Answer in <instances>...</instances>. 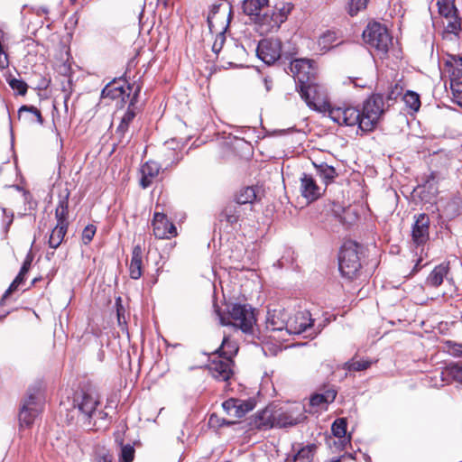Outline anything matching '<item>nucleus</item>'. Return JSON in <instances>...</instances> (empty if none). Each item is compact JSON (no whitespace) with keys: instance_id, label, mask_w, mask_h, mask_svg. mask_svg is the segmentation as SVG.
Returning a JSON list of instances; mask_svg holds the SVG:
<instances>
[{"instance_id":"7ed1b4c3","label":"nucleus","mask_w":462,"mask_h":462,"mask_svg":"<svg viewBox=\"0 0 462 462\" xmlns=\"http://www.w3.org/2000/svg\"><path fill=\"white\" fill-rule=\"evenodd\" d=\"M363 38L366 44L374 49L377 55L383 57L387 54L393 43V38L387 28L377 22L369 23L363 32Z\"/></svg>"},{"instance_id":"a18cd8bd","label":"nucleus","mask_w":462,"mask_h":462,"mask_svg":"<svg viewBox=\"0 0 462 462\" xmlns=\"http://www.w3.org/2000/svg\"><path fill=\"white\" fill-rule=\"evenodd\" d=\"M454 101L462 106V80H454L449 82Z\"/></svg>"},{"instance_id":"e2e57ef3","label":"nucleus","mask_w":462,"mask_h":462,"mask_svg":"<svg viewBox=\"0 0 462 462\" xmlns=\"http://www.w3.org/2000/svg\"><path fill=\"white\" fill-rule=\"evenodd\" d=\"M219 319H220V324H221L222 326H226V325H227V324H228L227 322H226L225 318H223V317H221V316H220V317H219Z\"/></svg>"},{"instance_id":"49530a36","label":"nucleus","mask_w":462,"mask_h":462,"mask_svg":"<svg viewBox=\"0 0 462 462\" xmlns=\"http://www.w3.org/2000/svg\"><path fill=\"white\" fill-rule=\"evenodd\" d=\"M369 0H349V14L356 15L359 11L366 8Z\"/></svg>"},{"instance_id":"5fc2aeb1","label":"nucleus","mask_w":462,"mask_h":462,"mask_svg":"<svg viewBox=\"0 0 462 462\" xmlns=\"http://www.w3.org/2000/svg\"><path fill=\"white\" fill-rule=\"evenodd\" d=\"M120 301V298L117 299V301H116V314H117V321H118V324L121 326V325H124L126 323V320H125V310H124V307L119 303Z\"/></svg>"},{"instance_id":"603ef678","label":"nucleus","mask_w":462,"mask_h":462,"mask_svg":"<svg viewBox=\"0 0 462 462\" xmlns=\"http://www.w3.org/2000/svg\"><path fill=\"white\" fill-rule=\"evenodd\" d=\"M125 425H121V426H118L117 430L114 432V439H115V443L118 446V447H122L123 445H125Z\"/></svg>"},{"instance_id":"a878e982","label":"nucleus","mask_w":462,"mask_h":462,"mask_svg":"<svg viewBox=\"0 0 462 462\" xmlns=\"http://www.w3.org/2000/svg\"><path fill=\"white\" fill-rule=\"evenodd\" d=\"M448 270L449 268L447 263H440L436 266L429 274L426 280V284L432 287H439L443 282L444 278L448 275Z\"/></svg>"},{"instance_id":"cd10ccee","label":"nucleus","mask_w":462,"mask_h":462,"mask_svg":"<svg viewBox=\"0 0 462 462\" xmlns=\"http://www.w3.org/2000/svg\"><path fill=\"white\" fill-rule=\"evenodd\" d=\"M442 380L449 383L456 381L462 383V366L457 364H451L441 372Z\"/></svg>"},{"instance_id":"c756f323","label":"nucleus","mask_w":462,"mask_h":462,"mask_svg":"<svg viewBox=\"0 0 462 462\" xmlns=\"http://www.w3.org/2000/svg\"><path fill=\"white\" fill-rule=\"evenodd\" d=\"M337 396V392L334 389H328L323 393H316L311 396L310 404L312 407H319L332 402Z\"/></svg>"},{"instance_id":"f8f14e48","label":"nucleus","mask_w":462,"mask_h":462,"mask_svg":"<svg viewBox=\"0 0 462 462\" xmlns=\"http://www.w3.org/2000/svg\"><path fill=\"white\" fill-rule=\"evenodd\" d=\"M290 71L292 74L298 85H302L314 80L316 69L313 61L308 59H297L291 62Z\"/></svg>"},{"instance_id":"3c124183","label":"nucleus","mask_w":462,"mask_h":462,"mask_svg":"<svg viewBox=\"0 0 462 462\" xmlns=\"http://www.w3.org/2000/svg\"><path fill=\"white\" fill-rule=\"evenodd\" d=\"M225 42H226V35H225V33L224 32H219L216 36L215 42H214V43L212 45V51L216 54H218L221 51V50L223 49Z\"/></svg>"},{"instance_id":"bf43d9fd","label":"nucleus","mask_w":462,"mask_h":462,"mask_svg":"<svg viewBox=\"0 0 462 462\" xmlns=\"http://www.w3.org/2000/svg\"><path fill=\"white\" fill-rule=\"evenodd\" d=\"M220 5H214L208 15V23L210 24L211 23V19L213 17L214 14H216L219 9Z\"/></svg>"},{"instance_id":"0e129e2a","label":"nucleus","mask_w":462,"mask_h":462,"mask_svg":"<svg viewBox=\"0 0 462 462\" xmlns=\"http://www.w3.org/2000/svg\"><path fill=\"white\" fill-rule=\"evenodd\" d=\"M420 261H421L420 259L417 261V263L414 266V270H413L414 272H417L420 269L419 264H420Z\"/></svg>"},{"instance_id":"58836bf2","label":"nucleus","mask_w":462,"mask_h":462,"mask_svg":"<svg viewBox=\"0 0 462 462\" xmlns=\"http://www.w3.org/2000/svg\"><path fill=\"white\" fill-rule=\"evenodd\" d=\"M25 275L26 273H22L21 271L17 274V276L14 278V280L12 282L8 289L4 293L2 299H1V304L4 303V301L13 293L14 292L18 287L23 284L25 281Z\"/></svg>"},{"instance_id":"2f4dec72","label":"nucleus","mask_w":462,"mask_h":462,"mask_svg":"<svg viewBox=\"0 0 462 462\" xmlns=\"http://www.w3.org/2000/svg\"><path fill=\"white\" fill-rule=\"evenodd\" d=\"M67 230L68 226L57 224L56 226L52 229L49 238L50 247L53 249L58 248L62 243L63 238L67 233Z\"/></svg>"},{"instance_id":"9b49d317","label":"nucleus","mask_w":462,"mask_h":462,"mask_svg":"<svg viewBox=\"0 0 462 462\" xmlns=\"http://www.w3.org/2000/svg\"><path fill=\"white\" fill-rule=\"evenodd\" d=\"M256 54L264 63L273 64L282 55V42L274 38L263 39L257 45Z\"/></svg>"},{"instance_id":"f3484780","label":"nucleus","mask_w":462,"mask_h":462,"mask_svg":"<svg viewBox=\"0 0 462 462\" xmlns=\"http://www.w3.org/2000/svg\"><path fill=\"white\" fill-rule=\"evenodd\" d=\"M312 325L313 319L310 311H298L292 317L289 318L287 333L299 335L305 332Z\"/></svg>"},{"instance_id":"8fccbe9b","label":"nucleus","mask_w":462,"mask_h":462,"mask_svg":"<svg viewBox=\"0 0 462 462\" xmlns=\"http://www.w3.org/2000/svg\"><path fill=\"white\" fill-rule=\"evenodd\" d=\"M335 40L334 32H328L324 33L319 40V46H322L324 49H329L330 45L333 43Z\"/></svg>"},{"instance_id":"473e14b6","label":"nucleus","mask_w":462,"mask_h":462,"mask_svg":"<svg viewBox=\"0 0 462 462\" xmlns=\"http://www.w3.org/2000/svg\"><path fill=\"white\" fill-rule=\"evenodd\" d=\"M316 448L317 446L314 444L307 445L301 448L293 456L292 462H311Z\"/></svg>"},{"instance_id":"aec40b11","label":"nucleus","mask_w":462,"mask_h":462,"mask_svg":"<svg viewBox=\"0 0 462 462\" xmlns=\"http://www.w3.org/2000/svg\"><path fill=\"white\" fill-rule=\"evenodd\" d=\"M444 69L449 82L462 79V57L448 54L444 60Z\"/></svg>"},{"instance_id":"c03bdc74","label":"nucleus","mask_w":462,"mask_h":462,"mask_svg":"<svg viewBox=\"0 0 462 462\" xmlns=\"http://www.w3.org/2000/svg\"><path fill=\"white\" fill-rule=\"evenodd\" d=\"M134 448L131 444H125L120 447L119 460L120 462H133L134 458Z\"/></svg>"},{"instance_id":"052dcab7","label":"nucleus","mask_w":462,"mask_h":462,"mask_svg":"<svg viewBox=\"0 0 462 462\" xmlns=\"http://www.w3.org/2000/svg\"><path fill=\"white\" fill-rule=\"evenodd\" d=\"M263 83H264V86H265V88L267 91H269L272 88V81L271 80H268L266 78L263 79Z\"/></svg>"},{"instance_id":"79ce46f5","label":"nucleus","mask_w":462,"mask_h":462,"mask_svg":"<svg viewBox=\"0 0 462 462\" xmlns=\"http://www.w3.org/2000/svg\"><path fill=\"white\" fill-rule=\"evenodd\" d=\"M10 88L18 95L24 96L27 93L28 85L22 79L9 77L6 79Z\"/></svg>"},{"instance_id":"4d7b16f0","label":"nucleus","mask_w":462,"mask_h":462,"mask_svg":"<svg viewBox=\"0 0 462 462\" xmlns=\"http://www.w3.org/2000/svg\"><path fill=\"white\" fill-rule=\"evenodd\" d=\"M345 211V208L339 204H333L332 212L335 214L337 217L340 220H343L341 214Z\"/></svg>"},{"instance_id":"423d86ee","label":"nucleus","mask_w":462,"mask_h":462,"mask_svg":"<svg viewBox=\"0 0 462 462\" xmlns=\"http://www.w3.org/2000/svg\"><path fill=\"white\" fill-rule=\"evenodd\" d=\"M297 88L310 108L319 112H328L331 105L327 100L326 93L321 86L312 80L297 86Z\"/></svg>"},{"instance_id":"13d9d810","label":"nucleus","mask_w":462,"mask_h":462,"mask_svg":"<svg viewBox=\"0 0 462 462\" xmlns=\"http://www.w3.org/2000/svg\"><path fill=\"white\" fill-rule=\"evenodd\" d=\"M139 171H140L139 185L143 189H144V184H145V181H144V164H140Z\"/></svg>"},{"instance_id":"f257e3e1","label":"nucleus","mask_w":462,"mask_h":462,"mask_svg":"<svg viewBox=\"0 0 462 462\" xmlns=\"http://www.w3.org/2000/svg\"><path fill=\"white\" fill-rule=\"evenodd\" d=\"M293 8L292 4L281 2L273 8H267L263 14L256 15L255 24L261 34H267L277 31L281 24L287 20L288 15Z\"/></svg>"},{"instance_id":"ddd939ff","label":"nucleus","mask_w":462,"mask_h":462,"mask_svg":"<svg viewBox=\"0 0 462 462\" xmlns=\"http://www.w3.org/2000/svg\"><path fill=\"white\" fill-rule=\"evenodd\" d=\"M234 362L229 357L214 356L208 365L210 374L218 381L227 382L234 374Z\"/></svg>"},{"instance_id":"1a4fd4ad","label":"nucleus","mask_w":462,"mask_h":462,"mask_svg":"<svg viewBox=\"0 0 462 462\" xmlns=\"http://www.w3.org/2000/svg\"><path fill=\"white\" fill-rule=\"evenodd\" d=\"M328 116L339 125L355 126L361 130V110L353 106H332L328 110Z\"/></svg>"},{"instance_id":"c9c22d12","label":"nucleus","mask_w":462,"mask_h":462,"mask_svg":"<svg viewBox=\"0 0 462 462\" xmlns=\"http://www.w3.org/2000/svg\"><path fill=\"white\" fill-rule=\"evenodd\" d=\"M237 349L238 348L234 342H231L227 337H224L222 344L216 350V353L223 357H229L232 359V356L237 352Z\"/></svg>"},{"instance_id":"de8ad7c7","label":"nucleus","mask_w":462,"mask_h":462,"mask_svg":"<svg viewBox=\"0 0 462 462\" xmlns=\"http://www.w3.org/2000/svg\"><path fill=\"white\" fill-rule=\"evenodd\" d=\"M161 165L154 162V161H149L146 162V187L148 186V177L154 178L157 176L161 170Z\"/></svg>"},{"instance_id":"412c9836","label":"nucleus","mask_w":462,"mask_h":462,"mask_svg":"<svg viewBox=\"0 0 462 462\" xmlns=\"http://www.w3.org/2000/svg\"><path fill=\"white\" fill-rule=\"evenodd\" d=\"M300 192L307 199L314 200L320 196V188L312 176L303 173L300 177Z\"/></svg>"},{"instance_id":"dca6fc26","label":"nucleus","mask_w":462,"mask_h":462,"mask_svg":"<svg viewBox=\"0 0 462 462\" xmlns=\"http://www.w3.org/2000/svg\"><path fill=\"white\" fill-rule=\"evenodd\" d=\"M430 218L426 214L415 217V222L411 228V239L414 245L420 246L425 245L430 238Z\"/></svg>"},{"instance_id":"ea45409f","label":"nucleus","mask_w":462,"mask_h":462,"mask_svg":"<svg viewBox=\"0 0 462 462\" xmlns=\"http://www.w3.org/2000/svg\"><path fill=\"white\" fill-rule=\"evenodd\" d=\"M134 117V113L128 109L122 117L121 122L116 130V134H118L119 137H123Z\"/></svg>"},{"instance_id":"6ab92c4d","label":"nucleus","mask_w":462,"mask_h":462,"mask_svg":"<svg viewBox=\"0 0 462 462\" xmlns=\"http://www.w3.org/2000/svg\"><path fill=\"white\" fill-rule=\"evenodd\" d=\"M288 313L283 309L269 310L266 316V329L287 332Z\"/></svg>"},{"instance_id":"39448f33","label":"nucleus","mask_w":462,"mask_h":462,"mask_svg":"<svg viewBox=\"0 0 462 462\" xmlns=\"http://www.w3.org/2000/svg\"><path fill=\"white\" fill-rule=\"evenodd\" d=\"M42 408V397L39 387L29 388L26 398L23 401L20 411L19 421L21 426L30 427L35 418L40 414Z\"/></svg>"},{"instance_id":"4be33fe9","label":"nucleus","mask_w":462,"mask_h":462,"mask_svg":"<svg viewBox=\"0 0 462 462\" xmlns=\"http://www.w3.org/2000/svg\"><path fill=\"white\" fill-rule=\"evenodd\" d=\"M69 189L64 190V194H60L59 202L55 209V217L58 225L69 226Z\"/></svg>"},{"instance_id":"bb28decb","label":"nucleus","mask_w":462,"mask_h":462,"mask_svg":"<svg viewBox=\"0 0 462 462\" xmlns=\"http://www.w3.org/2000/svg\"><path fill=\"white\" fill-rule=\"evenodd\" d=\"M257 199L256 189L253 186L242 188L236 195L235 202L239 205L253 204Z\"/></svg>"},{"instance_id":"09e8293b","label":"nucleus","mask_w":462,"mask_h":462,"mask_svg":"<svg viewBox=\"0 0 462 462\" xmlns=\"http://www.w3.org/2000/svg\"><path fill=\"white\" fill-rule=\"evenodd\" d=\"M96 231H97V227L94 226V225H88L84 229H83V232H82V242L85 244V245H88L89 244L95 234H96Z\"/></svg>"},{"instance_id":"4c0bfd02","label":"nucleus","mask_w":462,"mask_h":462,"mask_svg":"<svg viewBox=\"0 0 462 462\" xmlns=\"http://www.w3.org/2000/svg\"><path fill=\"white\" fill-rule=\"evenodd\" d=\"M405 105L412 111L417 112L420 107V96L413 91H407L402 97Z\"/></svg>"},{"instance_id":"37998d69","label":"nucleus","mask_w":462,"mask_h":462,"mask_svg":"<svg viewBox=\"0 0 462 462\" xmlns=\"http://www.w3.org/2000/svg\"><path fill=\"white\" fill-rule=\"evenodd\" d=\"M331 430L335 437L345 438L346 433V420L344 418L337 419L332 424Z\"/></svg>"},{"instance_id":"680f3d73","label":"nucleus","mask_w":462,"mask_h":462,"mask_svg":"<svg viewBox=\"0 0 462 462\" xmlns=\"http://www.w3.org/2000/svg\"><path fill=\"white\" fill-rule=\"evenodd\" d=\"M143 14H144V6L142 8V11L140 12L139 17H138L139 18V24H140L141 27H142V19H143Z\"/></svg>"},{"instance_id":"69168bd1","label":"nucleus","mask_w":462,"mask_h":462,"mask_svg":"<svg viewBox=\"0 0 462 462\" xmlns=\"http://www.w3.org/2000/svg\"><path fill=\"white\" fill-rule=\"evenodd\" d=\"M215 419H217V416L216 415H211L210 418H209V423L212 424Z\"/></svg>"},{"instance_id":"9d476101","label":"nucleus","mask_w":462,"mask_h":462,"mask_svg":"<svg viewBox=\"0 0 462 462\" xmlns=\"http://www.w3.org/2000/svg\"><path fill=\"white\" fill-rule=\"evenodd\" d=\"M233 326L239 328L242 331L248 333L253 329L255 323L254 311L248 305L235 304L229 310Z\"/></svg>"},{"instance_id":"393cba45","label":"nucleus","mask_w":462,"mask_h":462,"mask_svg":"<svg viewBox=\"0 0 462 462\" xmlns=\"http://www.w3.org/2000/svg\"><path fill=\"white\" fill-rule=\"evenodd\" d=\"M125 82L116 80L109 82L102 90L101 97L103 98L121 99L125 101V89L124 88Z\"/></svg>"},{"instance_id":"7c9ffc66","label":"nucleus","mask_w":462,"mask_h":462,"mask_svg":"<svg viewBox=\"0 0 462 462\" xmlns=\"http://www.w3.org/2000/svg\"><path fill=\"white\" fill-rule=\"evenodd\" d=\"M462 208V199L460 197H453L443 206V213L446 217L453 218L457 216Z\"/></svg>"},{"instance_id":"6e6552de","label":"nucleus","mask_w":462,"mask_h":462,"mask_svg":"<svg viewBox=\"0 0 462 462\" xmlns=\"http://www.w3.org/2000/svg\"><path fill=\"white\" fill-rule=\"evenodd\" d=\"M439 13L447 20L443 32L444 38H457L461 31V22L457 16V10L454 0H438Z\"/></svg>"},{"instance_id":"72a5a7b5","label":"nucleus","mask_w":462,"mask_h":462,"mask_svg":"<svg viewBox=\"0 0 462 462\" xmlns=\"http://www.w3.org/2000/svg\"><path fill=\"white\" fill-rule=\"evenodd\" d=\"M92 460L93 462H110L113 460V456L105 445L97 444L93 448Z\"/></svg>"},{"instance_id":"20e7f679","label":"nucleus","mask_w":462,"mask_h":462,"mask_svg":"<svg viewBox=\"0 0 462 462\" xmlns=\"http://www.w3.org/2000/svg\"><path fill=\"white\" fill-rule=\"evenodd\" d=\"M385 112L383 97L373 95L367 98L361 110V130L364 132L372 131L378 124L381 116Z\"/></svg>"},{"instance_id":"c85d7f7f","label":"nucleus","mask_w":462,"mask_h":462,"mask_svg":"<svg viewBox=\"0 0 462 462\" xmlns=\"http://www.w3.org/2000/svg\"><path fill=\"white\" fill-rule=\"evenodd\" d=\"M268 0H245L244 13L247 15H258L265 7L268 8Z\"/></svg>"},{"instance_id":"864d4df0","label":"nucleus","mask_w":462,"mask_h":462,"mask_svg":"<svg viewBox=\"0 0 462 462\" xmlns=\"http://www.w3.org/2000/svg\"><path fill=\"white\" fill-rule=\"evenodd\" d=\"M33 261V254H32V252L30 251L27 254H26V257L23 263V265L20 269V271L22 273H27L32 266V263Z\"/></svg>"},{"instance_id":"4468645a","label":"nucleus","mask_w":462,"mask_h":462,"mask_svg":"<svg viewBox=\"0 0 462 462\" xmlns=\"http://www.w3.org/2000/svg\"><path fill=\"white\" fill-rule=\"evenodd\" d=\"M158 208L157 205L152 223L154 236L160 239H169L177 235L176 226L168 220L165 214L158 210Z\"/></svg>"},{"instance_id":"f03ea898","label":"nucleus","mask_w":462,"mask_h":462,"mask_svg":"<svg viewBox=\"0 0 462 462\" xmlns=\"http://www.w3.org/2000/svg\"><path fill=\"white\" fill-rule=\"evenodd\" d=\"M360 245L354 241H346L341 247L338 255V265L341 274L347 279L356 278L361 269L359 257Z\"/></svg>"},{"instance_id":"5701e85b","label":"nucleus","mask_w":462,"mask_h":462,"mask_svg":"<svg viewBox=\"0 0 462 462\" xmlns=\"http://www.w3.org/2000/svg\"><path fill=\"white\" fill-rule=\"evenodd\" d=\"M143 248L140 244L133 248L132 258L129 265V273L132 279L137 280L143 274Z\"/></svg>"},{"instance_id":"6e6d98bb","label":"nucleus","mask_w":462,"mask_h":462,"mask_svg":"<svg viewBox=\"0 0 462 462\" xmlns=\"http://www.w3.org/2000/svg\"><path fill=\"white\" fill-rule=\"evenodd\" d=\"M31 11L38 16L45 15V19L49 21L48 14H50V9L47 6H32Z\"/></svg>"},{"instance_id":"f704fd0d","label":"nucleus","mask_w":462,"mask_h":462,"mask_svg":"<svg viewBox=\"0 0 462 462\" xmlns=\"http://www.w3.org/2000/svg\"><path fill=\"white\" fill-rule=\"evenodd\" d=\"M317 173L328 184L332 182L337 176L336 169L326 163L316 165Z\"/></svg>"},{"instance_id":"a211bd4d","label":"nucleus","mask_w":462,"mask_h":462,"mask_svg":"<svg viewBox=\"0 0 462 462\" xmlns=\"http://www.w3.org/2000/svg\"><path fill=\"white\" fill-rule=\"evenodd\" d=\"M222 406L228 415L240 419L254 408V402L251 400L229 399Z\"/></svg>"},{"instance_id":"338daca9","label":"nucleus","mask_w":462,"mask_h":462,"mask_svg":"<svg viewBox=\"0 0 462 462\" xmlns=\"http://www.w3.org/2000/svg\"><path fill=\"white\" fill-rule=\"evenodd\" d=\"M38 280H39L38 278H34V279L32 280V285H33V284H35V283L37 282V281H38Z\"/></svg>"},{"instance_id":"a19ab883","label":"nucleus","mask_w":462,"mask_h":462,"mask_svg":"<svg viewBox=\"0 0 462 462\" xmlns=\"http://www.w3.org/2000/svg\"><path fill=\"white\" fill-rule=\"evenodd\" d=\"M371 361L368 360H350L344 365V368L348 371H364L370 367Z\"/></svg>"},{"instance_id":"2eb2a0df","label":"nucleus","mask_w":462,"mask_h":462,"mask_svg":"<svg viewBox=\"0 0 462 462\" xmlns=\"http://www.w3.org/2000/svg\"><path fill=\"white\" fill-rule=\"evenodd\" d=\"M305 419L306 416L302 412V408L298 406L273 415L272 426L278 428L291 427L302 422Z\"/></svg>"},{"instance_id":"774afa93","label":"nucleus","mask_w":462,"mask_h":462,"mask_svg":"<svg viewBox=\"0 0 462 462\" xmlns=\"http://www.w3.org/2000/svg\"><path fill=\"white\" fill-rule=\"evenodd\" d=\"M141 347H142V351L143 350V339H142L141 341Z\"/></svg>"},{"instance_id":"0eeeda50","label":"nucleus","mask_w":462,"mask_h":462,"mask_svg":"<svg viewBox=\"0 0 462 462\" xmlns=\"http://www.w3.org/2000/svg\"><path fill=\"white\" fill-rule=\"evenodd\" d=\"M99 402L92 393L80 392L73 399V411L78 413V420L86 426H91V419L96 413Z\"/></svg>"},{"instance_id":"b1692460","label":"nucleus","mask_w":462,"mask_h":462,"mask_svg":"<svg viewBox=\"0 0 462 462\" xmlns=\"http://www.w3.org/2000/svg\"><path fill=\"white\" fill-rule=\"evenodd\" d=\"M242 216V208L236 202H231L227 204L220 213L219 220L226 221L227 224L233 226L240 221Z\"/></svg>"},{"instance_id":"e433bc0d","label":"nucleus","mask_w":462,"mask_h":462,"mask_svg":"<svg viewBox=\"0 0 462 462\" xmlns=\"http://www.w3.org/2000/svg\"><path fill=\"white\" fill-rule=\"evenodd\" d=\"M24 112L30 113L32 115V116H30V117H25V119L27 121H29L30 123H33L34 122V120L32 118V116H34L36 118V122L37 123H39L40 125L43 124L44 120H43V117L42 116V113L35 106H27V105L22 106L19 108V110H18V117L21 118L23 113H24Z\"/></svg>"}]
</instances>
